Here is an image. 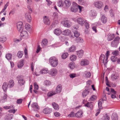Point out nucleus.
Listing matches in <instances>:
<instances>
[{"mask_svg":"<svg viewBox=\"0 0 120 120\" xmlns=\"http://www.w3.org/2000/svg\"><path fill=\"white\" fill-rule=\"evenodd\" d=\"M49 62L52 66L55 67L58 64V61L57 58L54 56L51 57L49 60Z\"/></svg>","mask_w":120,"mask_h":120,"instance_id":"1","label":"nucleus"},{"mask_svg":"<svg viewBox=\"0 0 120 120\" xmlns=\"http://www.w3.org/2000/svg\"><path fill=\"white\" fill-rule=\"evenodd\" d=\"M120 40V38L119 37H116L111 43V45L113 47H117Z\"/></svg>","mask_w":120,"mask_h":120,"instance_id":"2","label":"nucleus"},{"mask_svg":"<svg viewBox=\"0 0 120 120\" xmlns=\"http://www.w3.org/2000/svg\"><path fill=\"white\" fill-rule=\"evenodd\" d=\"M21 76L18 75L17 77V78L19 79L18 80V84L20 86H22L24 85L25 83L24 80L22 79H20Z\"/></svg>","mask_w":120,"mask_h":120,"instance_id":"3","label":"nucleus"},{"mask_svg":"<svg viewBox=\"0 0 120 120\" xmlns=\"http://www.w3.org/2000/svg\"><path fill=\"white\" fill-rule=\"evenodd\" d=\"M94 6L97 8L101 9L103 6L102 3L100 1H98L94 3Z\"/></svg>","mask_w":120,"mask_h":120,"instance_id":"4","label":"nucleus"},{"mask_svg":"<svg viewBox=\"0 0 120 120\" xmlns=\"http://www.w3.org/2000/svg\"><path fill=\"white\" fill-rule=\"evenodd\" d=\"M78 6L77 4L75 2L73 3L71 7V10L73 12H76L77 10Z\"/></svg>","mask_w":120,"mask_h":120,"instance_id":"5","label":"nucleus"},{"mask_svg":"<svg viewBox=\"0 0 120 120\" xmlns=\"http://www.w3.org/2000/svg\"><path fill=\"white\" fill-rule=\"evenodd\" d=\"M64 2L65 4V6H64V8L65 9L68 8L71 4V2L69 0H64Z\"/></svg>","mask_w":120,"mask_h":120,"instance_id":"6","label":"nucleus"},{"mask_svg":"<svg viewBox=\"0 0 120 120\" xmlns=\"http://www.w3.org/2000/svg\"><path fill=\"white\" fill-rule=\"evenodd\" d=\"M100 62H102L105 65L106 64L107 62H105V55L103 54H101L99 58Z\"/></svg>","mask_w":120,"mask_h":120,"instance_id":"7","label":"nucleus"},{"mask_svg":"<svg viewBox=\"0 0 120 120\" xmlns=\"http://www.w3.org/2000/svg\"><path fill=\"white\" fill-rule=\"evenodd\" d=\"M57 72V70L55 68H53L50 70L49 73L52 76H54L56 75Z\"/></svg>","mask_w":120,"mask_h":120,"instance_id":"8","label":"nucleus"},{"mask_svg":"<svg viewBox=\"0 0 120 120\" xmlns=\"http://www.w3.org/2000/svg\"><path fill=\"white\" fill-rule=\"evenodd\" d=\"M31 13H29V12H26L25 15V17L27 21L29 23L31 22L32 18L30 15Z\"/></svg>","mask_w":120,"mask_h":120,"instance_id":"9","label":"nucleus"},{"mask_svg":"<svg viewBox=\"0 0 120 120\" xmlns=\"http://www.w3.org/2000/svg\"><path fill=\"white\" fill-rule=\"evenodd\" d=\"M22 22H19L17 23V27L18 30L20 31L22 30L23 29L22 26Z\"/></svg>","mask_w":120,"mask_h":120,"instance_id":"10","label":"nucleus"},{"mask_svg":"<svg viewBox=\"0 0 120 120\" xmlns=\"http://www.w3.org/2000/svg\"><path fill=\"white\" fill-rule=\"evenodd\" d=\"M89 63V61L85 59H82L80 62V65L82 66H86L88 65Z\"/></svg>","mask_w":120,"mask_h":120,"instance_id":"11","label":"nucleus"},{"mask_svg":"<svg viewBox=\"0 0 120 120\" xmlns=\"http://www.w3.org/2000/svg\"><path fill=\"white\" fill-rule=\"evenodd\" d=\"M31 107L33 110L34 111H36V109H38L39 107L36 103L34 102L32 103L31 105Z\"/></svg>","mask_w":120,"mask_h":120,"instance_id":"12","label":"nucleus"},{"mask_svg":"<svg viewBox=\"0 0 120 120\" xmlns=\"http://www.w3.org/2000/svg\"><path fill=\"white\" fill-rule=\"evenodd\" d=\"M43 22L45 24L48 25H49L50 23L49 19L48 17L46 16L43 17Z\"/></svg>","mask_w":120,"mask_h":120,"instance_id":"13","label":"nucleus"},{"mask_svg":"<svg viewBox=\"0 0 120 120\" xmlns=\"http://www.w3.org/2000/svg\"><path fill=\"white\" fill-rule=\"evenodd\" d=\"M20 31L21 33L20 35L22 37H24L25 38H26L27 37L28 34L26 31L24 30L23 29Z\"/></svg>","mask_w":120,"mask_h":120,"instance_id":"14","label":"nucleus"},{"mask_svg":"<svg viewBox=\"0 0 120 120\" xmlns=\"http://www.w3.org/2000/svg\"><path fill=\"white\" fill-rule=\"evenodd\" d=\"M62 86L61 84H60L58 85L56 87L55 91L56 94L60 93L62 90Z\"/></svg>","mask_w":120,"mask_h":120,"instance_id":"15","label":"nucleus"},{"mask_svg":"<svg viewBox=\"0 0 120 120\" xmlns=\"http://www.w3.org/2000/svg\"><path fill=\"white\" fill-rule=\"evenodd\" d=\"M54 32L56 35L59 36L62 33V31L60 29L57 28L54 30Z\"/></svg>","mask_w":120,"mask_h":120,"instance_id":"16","label":"nucleus"},{"mask_svg":"<svg viewBox=\"0 0 120 120\" xmlns=\"http://www.w3.org/2000/svg\"><path fill=\"white\" fill-rule=\"evenodd\" d=\"M52 111V110L51 109L47 108L44 109L43 110V112L45 114H49Z\"/></svg>","mask_w":120,"mask_h":120,"instance_id":"17","label":"nucleus"},{"mask_svg":"<svg viewBox=\"0 0 120 120\" xmlns=\"http://www.w3.org/2000/svg\"><path fill=\"white\" fill-rule=\"evenodd\" d=\"M101 22L103 23H105L107 20V17L104 15H102L101 18Z\"/></svg>","mask_w":120,"mask_h":120,"instance_id":"18","label":"nucleus"},{"mask_svg":"<svg viewBox=\"0 0 120 120\" xmlns=\"http://www.w3.org/2000/svg\"><path fill=\"white\" fill-rule=\"evenodd\" d=\"M76 52V54L79 58H81L82 57L84 53L83 50H81Z\"/></svg>","mask_w":120,"mask_h":120,"instance_id":"19","label":"nucleus"},{"mask_svg":"<svg viewBox=\"0 0 120 120\" xmlns=\"http://www.w3.org/2000/svg\"><path fill=\"white\" fill-rule=\"evenodd\" d=\"M77 22L79 24L82 25L84 24V20L81 18H79L77 19Z\"/></svg>","mask_w":120,"mask_h":120,"instance_id":"20","label":"nucleus"},{"mask_svg":"<svg viewBox=\"0 0 120 120\" xmlns=\"http://www.w3.org/2000/svg\"><path fill=\"white\" fill-rule=\"evenodd\" d=\"M83 113L82 111H79L76 113L75 116L78 118H80L82 117Z\"/></svg>","mask_w":120,"mask_h":120,"instance_id":"21","label":"nucleus"},{"mask_svg":"<svg viewBox=\"0 0 120 120\" xmlns=\"http://www.w3.org/2000/svg\"><path fill=\"white\" fill-rule=\"evenodd\" d=\"M24 60H22L19 61L17 64L18 67L19 68H22L24 65Z\"/></svg>","mask_w":120,"mask_h":120,"instance_id":"22","label":"nucleus"},{"mask_svg":"<svg viewBox=\"0 0 120 120\" xmlns=\"http://www.w3.org/2000/svg\"><path fill=\"white\" fill-rule=\"evenodd\" d=\"M71 31L68 29H66L62 32V34L64 35H68L71 33Z\"/></svg>","mask_w":120,"mask_h":120,"instance_id":"23","label":"nucleus"},{"mask_svg":"<svg viewBox=\"0 0 120 120\" xmlns=\"http://www.w3.org/2000/svg\"><path fill=\"white\" fill-rule=\"evenodd\" d=\"M8 85L6 82H4L2 86V88L3 90L5 92L6 91L8 87Z\"/></svg>","mask_w":120,"mask_h":120,"instance_id":"24","label":"nucleus"},{"mask_svg":"<svg viewBox=\"0 0 120 120\" xmlns=\"http://www.w3.org/2000/svg\"><path fill=\"white\" fill-rule=\"evenodd\" d=\"M14 81L12 80H10L8 83V86L10 88L12 87L14 85Z\"/></svg>","mask_w":120,"mask_h":120,"instance_id":"25","label":"nucleus"},{"mask_svg":"<svg viewBox=\"0 0 120 120\" xmlns=\"http://www.w3.org/2000/svg\"><path fill=\"white\" fill-rule=\"evenodd\" d=\"M52 105L54 109L56 110H58L59 108L58 105L56 103L53 102L52 103Z\"/></svg>","mask_w":120,"mask_h":120,"instance_id":"26","label":"nucleus"},{"mask_svg":"<svg viewBox=\"0 0 120 120\" xmlns=\"http://www.w3.org/2000/svg\"><path fill=\"white\" fill-rule=\"evenodd\" d=\"M57 5L59 7H64V4L63 3V0H58V1L57 3Z\"/></svg>","mask_w":120,"mask_h":120,"instance_id":"27","label":"nucleus"},{"mask_svg":"<svg viewBox=\"0 0 120 120\" xmlns=\"http://www.w3.org/2000/svg\"><path fill=\"white\" fill-rule=\"evenodd\" d=\"M85 106L88 107L90 108L91 110L92 109L93 107V105L91 103L89 102H87L85 105Z\"/></svg>","mask_w":120,"mask_h":120,"instance_id":"28","label":"nucleus"},{"mask_svg":"<svg viewBox=\"0 0 120 120\" xmlns=\"http://www.w3.org/2000/svg\"><path fill=\"white\" fill-rule=\"evenodd\" d=\"M89 92V91L88 90H85L83 91L82 94V95L83 97H86Z\"/></svg>","mask_w":120,"mask_h":120,"instance_id":"29","label":"nucleus"},{"mask_svg":"<svg viewBox=\"0 0 120 120\" xmlns=\"http://www.w3.org/2000/svg\"><path fill=\"white\" fill-rule=\"evenodd\" d=\"M112 119L113 120H117L118 117L117 114L115 113H113L112 115Z\"/></svg>","mask_w":120,"mask_h":120,"instance_id":"30","label":"nucleus"},{"mask_svg":"<svg viewBox=\"0 0 120 120\" xmlns=\"http://www.w3.org/2000/svg\"><path fill=\"white\" fill-rule=\"evenodd\" d=\"M48 71L46 68L43 69L40 71V73L42 74H47L48 72Z\"/></svg>","mask_w":120,"mask_h":120,"instance_id":"31","label":"nucleus"},{"mask_svg":"<svg viewBox=\"0 0 120 120\" xmlns=\"http://www.w3.org/2000/svg\"><path fill=\"white\" fill-rule=\"evenodd\" d=\"M23 54V51H19L17 54V56L18 58H20L22 57Z\"/></svg>","mask_w":120,"mask_h":120,"instance_id":"32","label":"nucleus"},{"mask_svg":"<svg viewBox=\"0 0 120 120\" xmlns=\"http://www.w3.org/2000/svg\"><path fill=\"white\" fill-rule=\"evenodd\" d=\"M76 48L75 46L72 45L69 48V52H72L75 51L76 50Z\"/></svg>","mask_w":120,"mask_h":120,"instance_id":"33","label":"nucleus"},{"mask_svg":"<svg viewBox=\"0 0 120 120\" xmlns=\"http://www.w3.org/2000/svg\"><path fill=\"white\" fill-rule=\"evenodd\" d=\"M56 94L55 91H52L49 92L47 94V95L48 97H51Z\"/></svg>","mask_w":120,"mask_h":120,"instance_id":"34","label":"nucleus"},{"mask_svg":"<svg viewBox=\"0 0 120 120\" xmlns=\"http://www.w3.org/2000/svg\"><path fill=\"white\" fill-rule=\"evenodd\" d=\"M11 54L10 53H8L5 56L6 58L8 60H10L12 59Z\"/></svg>","mask_w":120,"mask_h":120,"instance_id":"35","label":"nucleus"},{"mask_svg":"<svg viewBox=\"0 0 120 120\" xmlns=\"http://www.w3.org/2000/svg\"><path fill=\"white\" fill-rule=\"evenodd\" d=\"M76 55H71L70 56V60L71 61H75L76 60Z\"/></svg>","mask_w":120,"mask_h":120,"instance_id":"36","label":"nucleus"},{"mask_svg":"<svg viewBox=\"0 0 120 120\" xmlns=\"http://www.w3.org/2000/svg\"><path fill=\"white\" fill-rule=\"evenodd\" d=\"M75 64L72 62L70 63L68 65L69 67L71 69H74L75 67Z\"/></svg>","mask_w":120,"mask_h":120,"instance_id":"37","label":"nucleus"},{"mask_svg":"<svg viewBox=\"0 0 120 120\" xmlns=\"http://www.w3.org/2000/svg\"><path fill=\"white\" fill-rule=\"evenodd\" d=\"M5 119L6 120H10L12 118V115L10 114H8L6 116Z\"/></svg>","mask_w":120,"mask_h":120,"instance_id":"38","label":"nucleus"},{"mask_svg":"<svg viewBox=\"0 0 120 120\" xmlns=\"http://www.w3.org/2000/svg\"><path fill=\"white\" fill-rule=\"evenodd\" d=\"M48 43V41L46 39H44L42 41V45L43 46H44L47 45Z\"/></svg>","mask_w":120,"mask_h":120,"instance_id":"39","label":"nucleus"},{"mask_svg":"<svg viewBox=\"0 0 120 120\" xmlns=\"http://www.w3.org/2000/svg\"><path fill=\"white\" fill-rule=\"evenodd\" d=\"M114 36L113 34H110L108 37V40L109 41H111L114 38Z\"/></svg>","mask_w":120,"mask_h":120,"instance_id":"40","label":"nucleus"},{"mask_svg":"<svg viewBox=\"0 0 120 120\" xmlns=\"http://www.w3.org/2000/svg\"><path fill=\"white\" fill-rule=\"evenodd\" d=\"M68 53L67 52L63 53L61 56L62 59H65L68 57Z\"/></svg>","mask_w":120,"mask_h":120,"instance_id":"41","label":"nucleus"},{"mask_svg":"<svg viewBox=\"0 0 120 120\" xmlns=\"http://www.w3.org/2000/svg\"><path fill=\"white\" fill-rule=\"evenodd\" d=\"M75 40L77 42H78L83 43L84 42V41L83 39L80 37L76 38Z\"/></svg>","mask_w":120,"mask_h":120,"instance_id":"42","label":"nucleus"},{"mask_svg":"<svg viewBox=\"0 0 120 120\" xmlns=\"http://www.w3.org/2000/svg\"><path fill=\"white\" fill-rule=\"evenodd\" d=\"M25 28L27 30H31L30 26V25L28 24H26L25 25Z\"/></svg>","mask_w":120,"mask_h":120,"instance_id":"43","label":"nucleus"},{"mask_svg":"<svg viewBox=\"0 0 120 120\" xmlns=\"http://www.w3.org/2000/svg\"><path fill=\"white\" fill-rule=\"evenodd\" d=\"M74 35L75 37H78L80 35L79 33L77 31H76L74 32Z\"/></svg>","mask_w":120,"mask_h":120,"instance_id":"44","label":"nucleus"},{"mask_svg":"<svg viewBox=\"0 0 120 120\" xmlns=\"http://www.w3.org/2000/svg\"><path fill=\"white\" fill-rule=\"evenodd\" d=\"M109 51H107L106 52V58H105V61H106L105 62H108V56L109 55Z\"/></svg>","mask_w":120,"mask_h":120,"instance_id":"45","label":"nucleus"},{"mask_svg":"<svg viewBox=\"0 0 120 120\" xmlns=\"http://www.w3.org/2000/svg\"><path fill=\"white\" fill-rule=\"evenodd\" d=\"M85 74L86 75V77L87 78H90L91 76V74L89 72H85Z\"/></svg>","mask_w":120,"mask_h":120,"instance_id":"46","label":"nucleus"},{"mask_svg":"<svg viewBox=\"0 0 120 120\" xmlns=\"http://www.w3.org/2000/svg\"><path fill=\"white\" fill-rule=\"evenodd\" d=\"M112 53L113 55L117 56L119 55V52L117 50H115L112 52Z\"/></svg>","mask_w":120,"mask_h":120,"instance_id":"47","label":"nucleus"},{"mask_svg":"<svg viewBox=\"0 0 120 120\" xmlns=\"http://www.w3.org/2000/svg\"><path fill=\"white\" fill-rule=\"evenodd\" d=\"M64 25L65 27H68L70 26V25L69 23V21L66 20L64 22Z\"/></svg>","mask_w":120,"mask_h":120,"instance_id":"48","label":"nucleus"},{"mask_svg":"<svg viewBox=\"0 0 120 120\" xmlns=\"http://www.w3.org/2000/svg\"><path fill=\"white\" fill-rule=\"evenodd\" d=\"M69 76L71 78L73 79L77 77V75L75 73H72L70 74Z\"/></svg>","mask_w":120,"mask_h":120,"instance_id":"49","label":"nucleus"},{"mask_svg":"<svg viewBox=\"0 0 120 120\" xmlns=\"http://www.w3.org/2000/svg\"><path fill=\"white\" fill-rule=\"evenodd\" d=\"M91 15L92 17L95 16L97 15V14L95 11H91Z\"/></svg>","mask_w":120,"mask_h":120,"instance_id":"50","label":"nucleus"},{"mask_svg":"<svg viewBox=\"0 0 120 120\" xmlns=\"http://www.w3.org/2000/svg\"><path fill=\"white\" fill-rule=\"evenodd\" d=\"M79 2L81 5H84L86 4V1L84 0H78Z\"/></svg>","mask_w":120,"mask_h":120,"instance_id":"51","label":"nucleus"},{"mask_svg":"<svg viewBox=\"0 0 120 120\" xmlns=\"http://www.w3.org/2000/svg\"><path fill=\"white\" fill-rule=\"evenodd\" d=\"M14 106L12 105H11L10 106H5L3 107L4 109H9L12 108H14Z\"/></svg>","mask_w":120,"mask_h":120,"instance_id":"52","label":"nucleus"},{"mask_svg":"<svg viewBox=\"0 0 120 120\" xmlns=\"http://www.w3.org/2000/svg\"><path fill=\"white\" fill-rule=\"evenodd\" d=\"M116 60V56H112L111 57V60L113 62H115Z\"/></svg>","mask_w":120,"mask_h":120,"instance_id":"53","label":"nucleus"},{"mask_svg":"<svg viewBox=\"0 0 120 120\" xmlns=\"http://www.w3.org/2000/svg\"><path fill=\"white\" fill-rule=\"evenodd\" d=\"M34 89L38 90V89L39 87L38 84L36 82H35L34 84Z\"/></svg>","mask_w":120,"mask_h":120,"instance_id":"54","label":"nucleus"},{"mask_svg":"<svg viewBox=\"0 0 120 120\" xmlns=\"http://www.w3.org/2000/svg\"><path fill=\"white\" fill-rule=\"evenodd\" d=\"M44 82L45 85L46 86H49L50 85L51 83L49 80H46Z\"/></svg>","mask_w":120,"mask_h":120,"instance_id":"55","label":"nucleus"},{"mask_svg":"<svg viewBox=\"0 0 120 120\" xmlns=\"http://www.w3.org/2000/svg\"><path fill=\"white\" fill-rule=\"evenodd\" d=\"M97 98L96 96L94 95L92 96L90 98V100L91 101H93L95 100Z\"/></svg>","mask_w":120,"mask_h":120,"instance_id":"56","label":"nucleus"},{"mask_svg":"<svg viewBox=\"0 0 120 120\" xmlns=\"http://www.w3.org/2000/svg\"><path fill=\"white\" fill-rule=\"evenodd\" d=\"M6 40V38L4 37H2L0 38V41L2 42H4Z\"/></svg>","mask_w":120,"mask_h":120,"instance_id":"57","label":"nucleus"},{"mask_svg":"<svg viewBox=\"0 0 120 120\" xmlns=\"http://www.w3.org/2000/svg\"><path fill=\"white\" fill-rule=\"evenodd\" d=\"M75 116V114L74 112H71L70 113L68 116L69 117H74Z\"/></svg>","mask_w":120,"mask_h":120,"instance_id":"58","label":"nucleus"},{"mask_svg":"<svg viewBox=\"0 0 120 120\" xmlns=\"http://www.w3.org/2000/svg\"><path fill=\"white\" fill-rule=\"evenodd\" d=\"M15 9H12L11 11H10L9 13V15H10L11 14L12 15L14 14L15 13Z\"/></svg>","mask_w":120,"mask_h":120,"instance_id":"59","label":"nucleus"},{"mask_svg":"<svg viewBox=\"0 0 120 120\" xmlns=\"http://www.w3.org/2000/svg\"><path fill=\"white\" fill-rule=\"evenodd\" d=\"M84 22L85 23V26L86 28L87 29H88L89 27V24L86 22L85 20Z\"/></svg>","mask_w":120,"mask_h":120,"instance_id":"60","label":"nucleus"},{"mask_svg":"<svg viewBox=\"0 0 120 120\" xmlns=\"http://www.w3.org/2000/svg\"><path fill=\"white\" fill-rule=\"evenodd\" d=\"M54 116L56 117H58L60 116V114L58 112H57L54 113Z\"/></svg>","mask_w":120,"mask_h":120,"instance_id":"61","label":"nucleus"},{"mask_svg":"<svg viewBox=\"0 0 120 120\" xmlns=\"http://www.w3.org/2000/svg\"><path fill=\"white\" fill-rule=\"evenodd\" d=\"M112 78L113 80H116V79H118V76L116 75H114L112 76Z\"/></svg>","mask_w":120,"mask_h":120,"instance_id":"62","label":"nucleus"},{"mask_svg":"<svg viewBox=\"0 0 120 120\" xmlns=\"http://www.w3.org/2000/svg\"><path fill=\"white\" fill-rule=\"evenodd\" d=\"M78 8L79 10V12H81L83 9V7H82L80 5H78Z\"/></svg>","mask_w":120,"mask_h":120,"instance_id":"63","label":"nucleus"},{"mask_svg":"<svg viewBox=\"0 0 120 120\" xmlns=\"http://www.w3.org/2000/svg\"><path fill=\"white\" fill-rule=\"evenodd\" d=\"M7 98V95L6 94H4L3 96L2 97L3 100H4V101H5L6 100V99Z\"/></svg>","mask_w":120,"mask_h":120,"instance_id":"64","label":"nucleus"}]
</instances>
